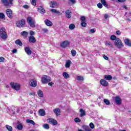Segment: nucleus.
Listing matches in <instances>:
<instances>
[{
  "label": "nucleus",
  "mask_w": 131,
  "mask_h": 131,
  "mask_svg": "<svg viewBox=\"0 0 131 131\" xmlns=\"http://www.w3.org/2000/svg\"><path fill=\"white\" fill-rule=\"evenodd\" d=\"M48 85H50V86H52V85H54V82H50L48 83Z\"/></svg>",
  "instance_id": "60"
},
{
  "label": "nucleus",
  "mask_w": 131,
  "mask_h": 131,
  "mask_svg": "<svg viewBox=\"0 0 131 131\" xmlns=\"http://www.w3.org/2000/svg\"><path fill=\"white\" fill-rule=\"evenodd\" d=\"M101 3L104 6V7H105V8L108 7V4H107V2H106L105 0H101Z\"/></svg>",
  "instance_id": "32"
},
{
  "label": "nucleus",
  "mask_w": 131,
  "mask_h": 131,
  "mask_svg": "<svg viewBox=\"0 0 131 131\" xmlns=\"http://www.w3.org/2000/svg\"><path fill=\"white\" fill-rule=\"evenodd\" d=\"M38 11L40 13V14H45V13H46V10L42 7H39L38 8Z\"/></svg>",
  "instance_id": "19"
},
{
  "label": "nucleus",
  "mask_w": 131,
  "mask_h": 131,
  "mask_svg": "<svg viewBox=\"0 0 131 131\" xmlns=\"http://www.w3.org/2000/svg\"><path fill=\"white\" fill-rule=\"evenodd\" d=\"M27 22L32 28H34V27H35V19L32 17L28 16L27 18Z\"/></svg>",
  "instance_id": "1"
},
{
  "label": "nucleus",
  "mask_w": 131,
  "mask_h": 131,
  "mask_svg": "<svg viewBox=\"0 0 131 131\" xmlns=\"http://www.w3.org/2000/svg\"><path fill=\"white\" fill-rule=\"evenodd\" d=\"M74 28H75V25H74V24H71L69 25V29L71 30H73Z\"/></svg>",
  "instance_id": "37"
},
{
  "label": "nucleus",
  "mask_w": 131,
  "mask_h": 131,
  "mask_svg": "<svg viewBox=\"0 0 131 131\" xmlns=\"http://www.w3.org/2000/svg\"><path fill=\"white\" fill-rule=\"evenodd\" d=\"M103 58L105 60H109V58L106 55H103Z\"/></svg>",
  "instance_id": "57"
},
{
  "label": "nucleus",
  "mask_w": 131,
  "mask_h": 131,
  "mask_svg": "<svg viewBox=\"0 0 131 131\" xmlns=\"http://www.w3.org/2000/svg\"><path fill=\"white\" fill-rule=\"evenodd\" d=\"M29 41L32 43H35V42H36V39H35V37L33 36H30L29 37Z\"/></svg>",
  "instance_id": "14"
},
{
  "label": "nucleus",
  "mask_w": 131,
  "mask_h": 131,
  "mask_svg": "<svg viewBox=\"0 0 131 131\" xmlns=\"http://www.w3.org/2000/svg\"><path fill=\"white\" fill-rule=\"evenodd\" d=\"M38 114L40 116H45L46 115V111L43 109H40L38 111Z\"/></svg>",
  "instance_id": "18"
},
{
  "label": "nucleus",
  "mask_w": 131,
  "mask_h": 131,
  "mask_svg": "<svg viewBox=\"0 0 131 131\" xmlns=\"http://www.w3.org/2000/svg\"><path fill=\"white\" fill-rule=\"evenodd\" d=\"M81 22H84V21H85V17L81 16Z\"/></svg>",
  "instance_id": "50"
},
{
  "label": "nucleus",
  "mask_w": 131,
  "mask_h": 131,
  "mask_svg": "<svg viewBox=\"0 0 131 131\" xmlns=\"http://www.w3.org/2000/svg\"><path fill=\"white\" fill-rule=\"evenodd\" d=\"M53 112L55 113L56 116H59L61 114V110L59 108H55L53 110Z\"/></svg>",
  "instance_id": "16"
},
{
  "label": "nucleus",
  "mask_w": 131,
  "mask_h": 131,
  "mask_svg": "<svg viewBox=\"0 0 131 131\" xmlns=\"http://www.w3.org/2000/svg\"><path fill=\"white\" fill-rule=\"evenodd\" d=\"M90 33H95L96 32V30L95 29H92L90 30Z\"/></svg>",
  "instance_id": "51"
},
{
  "label": "nucleus",
  "mask_w": 131,
  "mask_h": 131,
  "mask_svg": "<svg viewBox=\"0 0 131 131\" xmlns=\"http://www.w3.org/2000/svg\"><path fill=\"white\" fill-rule=\"evenodd\" d=\"M6 127L7 129H8V130H9V131L13 130V127H12V126H11L10 125H6Z\"/></svg>",
  "instance_id": "35"
},
{
  "label": "nucleus",
  "mask_w": 131,
  "mask_h": 131,
  "mask_svg": "<svg viewBox=\"0 0 131 131\" xmlns=\"http://www.w3.org/2000/svg\"><path fill=\"white\" fill-rule=\"evenodd\" d=\"M41 31L44 33H48L49 32V30L47 28H43L42 29Z\"/></svg>",
  "instance_id": "43"
},
{
  "label": "nucleus",
  "mask_w": 131,
  "mask_h": 131,
  "mask_svg": "<svg viewBox=\"0 0 131 131\" xmlns=\"http://www.w3.org/2000/svg\"><path fill=\"white\" fill-rule=\"evenodd\" d=\"M62 76L65 79H67L70 77L69 74H68V73H67V72H64L63 73H62Z\"/></svg>",
  "instance_id": "25"
},
{
  "label": "nucleus",
  "mask_w": 131,
  "mask_h": 131,
  "mask_svg": "<svg viewBox=\"0 0 131 131\" xmlns=\"http://www.w3.org/2000/svg\"><path fill=\"white\" fill-rule=\"evenodd\" d=\"M30 35H31V36H33V35H34V32L33 31H30Z\"/></svg>",
  "instance_id": "53"
},
{
  "label": "nucleus",
  "mask_w": 131,
  "mask_h": 131,
  "mask_svg": "<svg viewBox=\"0 0 131 131\" xmlns=\"http://www.w3.org/2000/svg\"><path fill=\"white\" fill-rule=\"evenodd\" d=\"M26 122L27 123H30L31 124H33V125H35V122H34L32 120L27 119L26 120Z\"/></svg>",
  "instance_id": "30"
},
{
  "label": "nucleus",
  "mask_w": 131,
  "mask_h": 131,
  "mask_svg": "<svg viewBox=\"0 0 131 131\" xmlns=\"http://www.w3.org/2000/svg\"><path fill=\"white\" fill-rule=\"evenodd\" d=\"M75 122H80V119H79L78 118H76L75 119Z\"/></svg>",
  "instance_id": "52"
},
{
  "label": "nucleus",
  "mask_w": 131,
  "mask_h": 131,
  "mask_svg": "<svg viewBox=\"0 0 131 131\" xmlns=\"http://www.w3.org/2000/svg\"><path fill=\"white\" fill-rule=\"evenodd\" d=\"M51 12L54 13V14H60V12L56 9H52L51 10Z\"/></svg>",
  "instance_id": "34"
},
{
  "label": "nucleus",
  "mask_w": 131,
  "mask_h": 131,
  "mask_svg": "<svg viewBox=\"0 0 131 131\" xmlns=\"http://www.w3.org/2000/svg\"><path fill=\"white\" fill-rule=\"evenodd\" d=\"M55 6H57V3L56 2L51 3V8H54Z\"/></svg>",
  "instance_id": "36"
},
{
  "label": "nucleus",
  "mask_w": 131,
  "mask_h": 131,
  "mask_svg": "<svg viewBox=\"0 0 131 131\" xmlns=\"http://www.w3.org/2000/svg\"><path fill=\"white\" fill-rule=\"evenodd\" d=\"M104 79H106V80H112V76H111L110 75H104Z\"/></svg>",
  "instance_id": "27"
},
{
  "label": "nucleus",
  "mask_w": 131,
  "mask_h": 131,
  "mask_svg": "<svg viewBox=\"0 0 131 131\" xmlns=\"http://www.w3.org/2000/svg\"><path fill=\"white\" fill-rule=\"evenodd\" d=\"M4 61H5V58H4L3 57H0V62H4Z\"/></svg>",
  "instance_id": "54"
},
{
  "label": "nucleus",
  "mask_w": 131,
  "mask_h": 131,
  "mask_svg": "<svg viewBox=\"0 0 131 131\" xmlns=\"http://www.w3.org/2000/svg\"><path fill=\"white\" fill-rule=\"evenodd\" d=\"M37 95L38 97H40V98H42L43 97V93L41 90H39L37 91Z\"/></svg>",
  "instance_id": "28"
},
{
  "label": "nucleus",
  "mask_w": 131,
  "mask_h": 131,
  "mask_svg": "<svg viewBox=\"0 0 131 131\" xmlns=\"http://www.w3.org/2000/svg\"><path fill=\"white\" fill-rule=\"evenodd\" d=\"M124 41L126 46H128V47H131V41L129 40V39L126 38L124 39Z\"/></svg>",
  "instance_id": "22"
},
{
  "label": "nucleus",
  "mask_w": 131,
  "mask_h": 131,
  "mask_svg": "<svg viewBox=\"0 0 131 131\" xmlns=\"http://www.w3.org/2000/svg\"><path fill=\"white\" fill-rule=\"evenodd\" d=\"M71 66V61L70 60H67L65 64L66 68H69V67H70Z\"/></svg>",
  "instance_id": "24"
},
{
  "label": "nucleus",
  "mask_w": 131,
  "mask_h": 131,
  "mask_svg": "<svg viewBox=\"0 0 131 131\" xmlns=\"http://www.w3.org/2000/svg\"><path fill=\"white\" fill-rule=\"evenodd\" d=\"M17 127L19 130H21V129L23 128V125H22L21 124H19L17 126Z\"/></svg>",
  "instance_id": "41"
},
{
  "label": "nucleus",
  "mask_w": 131,
  "mask_h": 131,
  "mask_svg": "<svg viewBox=\"0 0 131 131\" xmlns=\"http://www.w3.org/2000/svg\"><path fill=\"white\" fill-rule=\"evenodd\" d=\"M25 25V20L22 19L21 20H19L16 22V26L17 27H23Z\"/></svg>",
  "instance_id": "8"
},
{
  "label": "nucleus",
  "mask_w": 131,
  "mask_h": 131,
  "mask_svg": "<svg viewBox=\"0 0 131 131\" xmlns=\"http://www.w3.org/2000/svg\"><path fill=\"white\" fill-rule=\"evenodd\" d=\"M29 84L33 88H35L37 85V82L35 80H31L29 82Z\"/></svg>",
  "instance_id": "11"
},
{
  "label": "nucleus",
  "mask_w": 131,
  "mask_h": 131,
  "mask_svg": "<svg viewBox=\"0 0 131 131\" xmlns=\"http://www.w3.org/2000/svg\"><path fill=\"white\" fill-rule=\"evenodd\" d=\"M0 36L2 39H7L8 38V34L5 28H1L0 29Z\"/></svg>",
  "instance_id": "2"
},
{
  "label": "nucleus",
  "mask_w": 131,
  "mask_h": 131,
  "mask_svg": "<svg viewBox=\"0 0 131 131\" xmlns=\"http://www.w3.org/2000/svg\"><path fill=\"white\" fill-rule=\"evenodd\" d=\"M116 33L117 35H120V34H121V32H120V31H117L116 32Z\"/></svg>",
  "instance_id": "59"
},
{
  "label": "nucleus",
  "mask_w": 131,
  "mask_h": 131,
  "mask_svg": "<svg viewBox=\"0 0 131 131\" xmlns=\"http://www.w3.org/2000/svg\"><path fill=\"white\" fill-rule=\"evenodd\" d=\"M124 41L126 46H128V47H131V41L129 40V39L126 38L124 39Z\"/></svg>",
  "instance_id": "21"
},
{
  "label": "nucleus",
  "mask_w": 131,
  "mask_h": 131,
  "mask_svg": "<svg viewBox=\"0 0 131 131\" xmlns=\"http://www.w3.org/2000/svg\"><path fill=\"white\" fill-rule=\"evenodd\" d=\"M41 81L43 84H46L51 81V78L47 75H43L41 78Z\"/></svg>",
  "instance_id": "4"
},
{
  "label": "nucleus",
  "mask_w": 131,
  "mask_h": 131,
  "mask_svg": "<svg viewBox=\"0 0 131 131\" xmlns=\"http://www.w3.org/2000/svg\"><path fill=\"white\" fill-rule=\"evenodd\" d=\"M105 46L108 47V48H112V43L109 41H106L105 42Z\"/></svg>",
  "instance_id": "33"
},
{
  "label": "nucleus",
  "mask_w": 131,
  "mask_h": 131,
  "mask_svg": "<svg viewBox=\"0 0 131 131\" xmlns=\"http://www.w3.org/2000/svg\"><path fill=\"white\" fill-rule=\"evenodd\" d=\"M71 54L73 57H75V56L76 55V51L74 50H72Z\"/></svg>",
  "instance_id": "39"
},
{
  "label": "nucleus",
  "mask_w": 131,
  "mask_h": 131,
  "mask_svg": "<svg viewBox=\"0 0 131 131\" xmlns=\"http://www.w3.org/2000/svg\"><path fill=\"white\" fill-rule=\"evenodd\" d=\"M25 51L27 55H31V53H32V51L30 50L29 47H26L25 48Z\"/></svg>",
  "instance_id": "20"
},
{
  "label": "nucleus",
  "mask_w": 131,
  "mask_h": 131,
  "mask_svg": "<svg viewBox=\"0 0 131 131\" xmlns=\"http://www.w3.org/2000/svg\"><path fill=\"white\" fill-rule=\"evenodd\" d=\"M31 4L33 6H35L36 5V0H32Z\"/></svg>",
  "instance_id": "49"
},
{
  "label": "nucleus",
  "mask_w": 131,
  "mask_h": 131,
  "mask_svg": "<svg viewBox=\"0 0 131 131\" xmlns=\"http://www.w3.org/2000/svg\"><path fill=\"white\" fill-rule=\"evenodd\" d=\"M21 35L22 36H24L25 37H27V36H28V32L24 31L23 32L21 33Z\"/></svg>",
  "instance_id": "31"
},
{
  "label": "nucleus",
  "mask_w": 131,
  "mask_h": 131,
  "mask_svg": "<svg viewBox=\"0 0 131 131\" xmlns=\"http://www.w3.org/2000/svg\"><path fill=\"white\" fill-rule=\"evenodd\" d=\"M123 8H124V9H125V10H127V7H126L125 6H123Z\"/></svg>",
  "instance_id": "64"
},
{
  "label": "nucleus",
  "mask_w": 131,
  "mask_h": 131,
  "mask_svg": "<svg viewBox=\"0 0 131 131\" xmlns=\"http://www.w3.org/2000/svg\"><path fill=\"white\" fill-rule=\"evenodd\" d=\"M97 7L99 9H102V8H103V5L101 3H98L97 4Z\"/></svg>",
  "instance_id": "48"
},
{
  "label": "nucleus",
  "mask_w": 131,
  "mask_h": 131,
  "mask_svg": "<svg viewBox=\"0 0 131 131\" xmlns=\"http://www.w3.org/2000/svg\"><path fill=\"white\" fill-rule=\"evenodd\" d=\"M43 128H45V129H49L50 128V126H49V124H44L43 125Z\"/></svg>",
  "instance_id": "38"
},
{
  "label": "nucleus",
  "mask_w": 131,
  "mask_h": 131,
  "mask_svg": "<svg viewBox=\"0 0 131 131\" xmlns=\"http://www.w3.org/2000/svg\"><path fill=\"white\" fill-rule=\"evenodd\" d=\"M70 44V42H69L68 40H66L60 44V47H61V48H66V47L69 46Z\"/></svg>",
  "instance_id": "13"
},
{
  "label": "nucleus",
  "mask_w": 131,
  "mask_h": 131,
  "mask_svg": "<svg viewBox=\"0 0 131 131\" xmlns=\"http://www.w3.org/2000/svg\"><path fill=\"white\" fill-rule=\"evenodd\" d=\"M1 2L6 7H9L10 5H12L13 0H1Z\"/></svg>",
  "instance_id": "6"
},
{
  "label": "nucleus",
  "mask_w": 131,
  "mask_h": 131,
  "mask_svg": "<svg viewBox=\"0 0 131 131\" xmlns=\"http://www.w3.org/2000/svg\"><path fill=\"white\" fill-rule=\"evenodd\" d=\"M111 39L112 40H116V39H117V38L116 37V36L113 35L111 36Z\"/></svg>",
  "instance_id": "42"
},
{
  "label": "nucleus",
  "mask_w": 131,
  "mask_h": 131,
  "mask_svg": "<svg viewBox=\"0 0 131 131\" xmlns=\"http://www.w3.org/2000/svg\"><path fill=\"white\" fill-rule=\"evenodd\" d=\"M80 112V117H82L85 115V111L83 110V109L81 108L79 111Z\"/></svg>",
  "instance_id": "26"
},
{
  "label": "nucleus",
  "mask_w": 131,
  "mask_h": 131,
  "mask_svg": "<svg viewBox=\"0 0 131 131\" xmlns=\"http://www.w3.org/2000/svg\"><path fill=\"white\" fill-rule=\"evenodd\" d=\"M48 122H49L50 124H52V125H57L58 124V122L57 120L53 119V118H49L47 119Z\"/></svg>",
  "instance_id": "7"
},
{
  "label": "nucleus",
  "mask_w": 131,
  "mask_h": 131,
  "mask_svg": "<svg viewBox=\"0 0 131 131\" xmlns=\"http://www.w3.org/2000/svg\"><path fill=\"white\" fill-rule=\"evenodd\" d=\"M77 80H83V77L81 76H78L77 77Z\"/></svg>",
  "instance_id": "44"
},
{
  "label": "nucleus",
  "mask_w": 131,
  "mask_h": 131,
  "mask_svg": "<svg viewBox=\"0 0 131 131\" xmlns=\"http://www.w3.org/2000/svg\"><path fill=\"white\" fill-rule=\"evenodd\" d=\"M23 7L24 8V9H28L29 8V6L27 5H24Z\"/></svg>",
  "instance_id": "58"
},
{
  "label": "nucleus",
  "mask_w": 131,
  "mask_h": 131,
  "mask_svg": "<svg viewBox=\"0 0 131 131\" xmlns=\"http://www.w3.org/2000/svg\"><path fill=\"white\" fill-rule=\"evenodd\" d=\"M81 25L82 26V27H86V23L84 21H82L81 23Z\"/></svg>",
  "instance_id": "45"
},
{
  "label": "nucleus",
  "mask_w": 131,
  "mask_h": 131,
  "mask_svg": "<svg viewBox=\"0 0 131 131\" xmlns=\"http://www.w3.org/2000/svg\"><path fill=\"white\" fill-rule=\"evenodd\" d=\"M12 52L13 53V54H15V53H17V49H14L12 51Z\"/></svg>",
  "instance_id": "62"
},
{
  "label": "nucleus",
  "mask_w": 131,
  "mask_h": 131,
  "mask_svg": "<svg viewBox=\"0 0 131 131\" xmlns=\"http://www.w3.org/2000/svg\"><path fill=\"white\" fill-rule=\"evenodd\" d=\"M100 84L103 85V86H108V82L106 81L105 79H101L100 81Z\"/></svg>",
  "instance_id": "15"
},
{
  "label": "nucleus",
  "mask_w": 131,
  "mask_h": 131,
  "mask_svg": "<svg viewBox=\"0 0 131 131\" xmlns=\"http://www.w3.org/2000/svg\"><path fill=\"white\" fill-rule=\"evenodd\" d=\"M72 15V12L71 10L68 9L66 11V17L68 19H70L71 18V16Z\"/></svg>",
  "instance_id": "10"
},
{
  "label": "nucleus",
  "mask_w": 131,
  "mask_h": 131,
  "mask_svg": "<svg viewBox=\"0 0 131 131\" xmlns=\"http://www.w3.org/2000/svg\"><path fill=\"white\" fill-rule=\"evenodd\" d=\"M29 95V96H33V97H34V96H35V93L34 92H31Z\"/></svg>",
  "instance_id": "56"
},
{
  "label": "nucleus",
  "mask_w": 131,
  "mask_h": 131,
  "mask_svg": "<svg viewBox=\"0 0 131 131\" xmlns=\"http://www.w3.org/2000/svg\"><path fill=\"white\" fill-rule=\"evenodd\" d=\"M126 0H118L119 3H124Z\"/></svg>",
  "instance_id": "61"
},
{
  "label": "nucleus",
  "mask_w": 131,
  "mask_h": 131,
  "mask_svg": "<svg viewBox=\"0 0 131 131\" xmlns=\"http://www.w3.org/2000/svg\"><path fill=\"white\" fill-rule=\"evenodd\" d=\"M5 18V14L3 13H0V18L4 19Z\"/></svg>",
  "instance_id": "47"
},
{
  "label": "nucleus",
  "mask_w": 131,
  "mask_h": 131,
  "mask_svg": "<svg viewBox=\"0 0 131 131\" xmlns=\"http://www.w3.org/2000/svg\"><path fill=\"white\" fill-rule=\"evenodd\" d=\"M44 22L47 26H53V23L48 19H45Z\"/></svg>",
  "instance_id": "17"
},
{
  "label": "nucleus",
  "mask_w": 131,
  "mask_h": 131,
  "mask_svg": "<svg viewBox=\"0 0 131 131\" xmlns=\"http://www.w3.org/2000/svg\"><path fill=\"white\" fill-rule=\"evenodd\" d=\"M115 46L118 49H121L123 47V43H122V41L119 38H117L115 41Z\"/></svg>",
  "instance_id": "5"
},
{
  "label": "nucleus",
  "mask_w": 131,
  "mask_h": 131,
  "mask_svg": "<svg viewBox=\"0 0 131 131\" xmlns=\"http://www.w3.org/2000/svg\"><path fill=\"white\" fill-rule=\"evenodd\" d=\"M6 14L9 18H13V11L11 9H7Z\"/></svg>",
  "instance_id": "12"
},
{
  "label": "nucleus",
  "mask_w": 131,
  "mask_h": 131,
  "mask_svg": "<svg viewBox=\"0 0 131 131\" xmlns=\"http://www.w3.org/2000/svg\"><path fill=\"white\" fill-rule=\"evenodd\" d=\"M124 41L126 46H128V47H131V41L129 40V39L126 38L124 39Z\"/></svg>",
  "instance_id": "23"
},
{
  "label": "nucleus",
  "mask_w": 131,
  "mask_h": 131,
  "mask_svg": "<svg viewBox=\"0 0 131 131\" xmlns=\"http://www.w3.org/2000/svg\"><path fill=\"white\" fill-rule=\"evenodd\" d=\"M109 17L110 16L107 14H104V19H105V20L108 19V18H109Z\"/></svg>",
  "instance_id": "55"
},
{
  "label": "nucleus",
  "mask_w": 131,
  "mask_h": 131,
  "mask_svg": "<svg viewBox=\"0 0 131 131\" xmlns=\"http://www.w3.org/2000/svg\"><path fill=\"white\" fill-rule=\"evenodd\" d=\"M15 42L16 45H18V46H20V47H22V46H23V43H22V42H21L20 39L16 40Z\"/></svg>",
  "instance_id": "29"
},
{
  "label": "nucleus",
  "mask_w": 131,
  "mask_h": 131,
  "mask_svg": "<svg viewBox=\"0 0 131 131\" xmlns=\"http://www.w3.org/2000/svg\"><path fill=\"white\" fill-rule=\"evenodd\" d=\"M10 84L12 89L15 90V91H20L21 89V85L18 83L12 82Z\"/></svg>",
  "instance_id": "3"
},
{
  "label": "nucleus",
  "mask_w": 131,
  "mask_h": 131,
  "mask_svg": "<svg viewBox=\"0 0 131 131\" xmlns=\"http://www.w3.org/2000/svg\"><path fill=\"white\" fill-rule=\"evenodd\" d=\"M103 102L106 105H110V101L107 99H104Z\"/></svg>",
  "instance_id": "40"
},
{
  "label": "nucleus",
  "mask_w": 131,
  "mask_h": 131,
  "mask_svg": "<svg viewBox=\"0 0 131 131\" xmlns=\"http://www.w3.org/2000/svg\"><path fill=\"white\" fill-rule=\"evenodd\" d=\"M70 2L72 3V4H75V0H70Z\"/></svg>",
  "instance_id": "63"
},
{
  "label": "nucleus",
  "mask_w": 131,
  "mask_h": 131,
  "mask_svg": "<svg viewBox=\"0 0 131 131\" xmlns=\"http://www.w3.org/2000/svg\"><path fill=\"white\" fill-rule=\"evenodd\" d=\"M89 126L91 127V128H95V125L92 122L90 123Z\"/></svg>",
  "instance_id": "46"
},
{
  "label": "nucleus",
  "mask_w": 131,
  "mask_h": 131,
  "mask_svg": "<svg viewBox=\"0 0 131 131\" xmlns=\"http://www.w3.org/2000/svg\"><path fill=\"white\" fill-rule=\"evenodd\" d=\"M115 102L117 105H121L122 101L119 96H117L114 97Z\"/></svg>",
  "instance_id": "9"
}]
</instances>
